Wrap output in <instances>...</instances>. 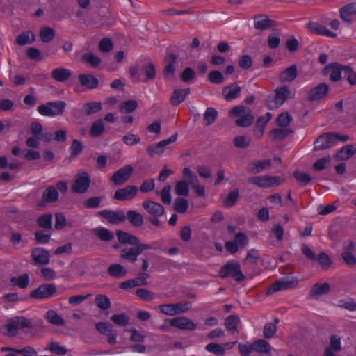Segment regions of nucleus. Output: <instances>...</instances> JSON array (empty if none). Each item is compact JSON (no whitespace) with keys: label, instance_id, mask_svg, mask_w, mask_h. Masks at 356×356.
<instances>
[{"label":"nucleus","instance_id":"b1692460","mask_svg":"<svg viewBox=\"0 0 356 356\" xmlns=\"http://www.w3.org/2000/svg\"><path fill=\"white\" fill-rule=\"evenodd\" d=\"M307 29L310 33L314 34L325 35L332 38H335L337 36L336 33L331 32L325 26L317 22H309L307 24Z\"/></svg>","mask_w":356,"mask_h":356},{"label":"nucleus","instance_id":"a19ab883","mask_svg":"<svg viewBox=\"0 0 356 356\" xmlns=\"http://www.w3.org/2000/svg\"><path fill=\"white\" fill-rule=\"evenodd\" d=\"M35 40V35L32 31H26L19 34L15 40L17 44L24 46L27 44H31Z\"/></svg>","mask_w":356,"mask_h":356},{"label":"nucleus","instance_id":"49530a36","mask_svg":"<svg viewBox=\"0 0 356 356\" xmlns=\"http://www.w3.org/2000/svg\"><path fill=\"white\" fill-rule=\"evenodd\" d=\"M10 283L14 286H17L20 289L27 288L29 284V276L27 273H24L18 277H13L10 279Z\"/></svg>","mask_w":356,"mask_h":356},{"label":"nucleus","instance_id":"58836bf2","mask_svg":"<svg viewBox=\"0 0 356 356\" xmlns=\"http://www.w3.org/2000/svg\"><path fill=\"white\" fill-rule=\"evenodd\" d=\"M108 273L113 277L120 278L127 274V270L121 264H113L108 268Z\"/></svg>","mask_w":356,"mask_h":356},{"label":"nucleus","instance_id":"864d4df0","mask_svg":"<svg viewBox=\"0 0 356 356\" xmlns=\"http://www.w3.org/2000/svg\"><path fill=\"white\" fill-rule=\"evenodd\" d=\"M138 107V102L136 100L130 99L122 102L119 108L124 113H130L134 112Z\"/></svg>","mask_w":356,"mask_h":356},{"label":"nucleus","instance_id":"3c124183","mask_svg":"<svg viewBox=\"0 0 356 356\" xmlns=\"http://www.w3.org/2000/svg\"><path fill=\"white\" fill-rule=\"evenodd\" d=\"M46 319L53 325H64L65 321L55 311L49 310L45 315Z\"/></svg>","mask_w":356,"mask_h":356},{"label":"nucleus","instance_id":"f03ea898","mask_svg":"<svg viewBox=\"0 0 356 356\" xmlns=\"http://www.w3.org/2000/svg\"><path fill=\"white\" fill-rule=\"evenodd\" d=\"M350 139L348 135L338 132H327L320 135L314 143V150L323 151L331 148L338 140L346 142Z\"/></svg>","mask_w":356,"mask_h":356},{"label":"nucleus","instance_id":"a211bd4d","mask_svg":"<svg viewBox=\"0 0 356 356\" xmlns=\"http://www.w3.org/2000/svg\"><path fill=\"white\" fill-rule=\"evenodd\" d=\"M138 188L135 186H126L115 191L113 198L118 201H127L134 198L138 193Z\"/></svg>","mask_w":356,"mask_h":356},{"label":"nucleus","instance_id":"37998d69","mask_svg":"<svg viewBox=\"0 0 356 356\" xmlns=\"http://www.w3.org/2000/svg\"><path fill=\"white\" fill-rule=\"evenodd\" d=\"M182 178L188 185L193 186V185L199 183L198 178L195 172H193L189 168L186 167L182 170Z\"/></svg>","mask_w":356,"mask_h":356},{"label":"nucleus","instance_id":"e433bc0d","mask_svg":"<svg viewBox=\"0 0 356 356\" xmlns=\"http://www.w3.org/2000/svg\"><path fill=\"white\" fill-rule=\"evenodd\" d=\"M58 191L54 186L47 187L42 193V201L44 203L55 202L58 200Z\"/></svg>","mask_w":356,"mask_h":356},{"label":"nucleus","instance_id":"de8ad7c7","mask_svg":"<svg viewBox=\"0 0 356 356\" xmlns=\"http://www.w3.org/2000/svg\"><path fill=\"white\" fill-rule=\"evenodd\" d=\"M94 234L103 241H111L114 236L111 232L104 227H97L93 230Z\"/></svg>","mask_w":356,"mask_h":356},{"label":"nucleus","instance_id":"ea45409f","mask_svg":"<svg viewBox=\"0 0 356 356\" xmlns=\"http://www.w3.org/2000/svg\"><path fill=\"white\" fill-rule=\"evenodd\" d=\"M252 348L254 351H256L259 353H270L271 350V346L270 343L265 341L264 339H259L254 341L252 343Z\"/></svg>","mask_w":356,"mask_h":356},{"label":"nucleus","instance_id":"20e7f679","mask_svg":"<svg viewBox=\"0 0 356 356\" xmlns=\"http://www.w3.org/2000/svg\"><path fill=\"white\" fill-rule=\"evenodd\" d=\"M219 275L222 278L232 277L237 282H241L245 279V276L241 271L240 264L236 260H231L222 266Z\"/></svg>","mask_w":356,"mask_h":356},{"label":"nucleus","instance_id":"2f4dec72","mask_svg":"<svg viewBox=\"0 0 356 356\" xmlns=\"http://www.w3.org/2000/svg\"><path fill=\"white\" fill-rule=\"evenodd\" d=\"M355 154H356V148L353 145H347L337 152L334 158L337 161L347 160Z\"/></svg>","mask_w":356,"mask_h":356},{"label":"nucleus","instance_id":"f704fd0d","mask_svg":"<svg viewBox=\"0 0 356 356\" xmlns=\"http://www.w3.org/2000/svg\"><path fill=\"white\" fill-rule=\"evenodd\" d=\"M343 65L339 63H333L326 66V70H330V79L332 81L336 82L341 79Z\"/></svg>","mask_w":356,"mask_h":356},{"label":"nucleus","instance_id":"bf43d9fd","mask_svg":"<svg viewBox=\"0 0 356 356\" xmlns=\"http://www.w3.org/2000/svg\"><path fill=\"white\" fill-rule=\"evenodd\" d=\"M55 36L54 30L50 27H44L40 29V37L42 42H51Z\"/></svg>","mask_w":356,"mask_h":356},{"label":"nucleus","instance_id":"423d86ee","mask_svg":"<svg viewBox=\"0 0 356 356\" xmlns=\"http://www.w3.org/2000/svg\"><path fill=\"white\" fill-rule=\"evenodd\" d=\"M66 107L64 101L49 102L38 106V112L44 116L60 115L63 113Z\"/></svg>","mask_w":356,"mask_h":356},{"label":"nucleus","instance_id":"052dcab7","mask_svg":"<svg viewBox=\"0 0 356 356\" xmlns=\"http://www.w3.org/2000/svg\"><path fill=\"white\" fill-rule=\"evenodd\" d=\"M343 73L351 86L356 85V71L349 65H343Z\"/></svg>","mask_w":356,"mask_h":356},{"label":"nucleus","instance_id":"0eeeda50","mask_svg":"<svg viewBox=\"0 0 356 356\" xmlns=\"http://www.w3.org/2000/svg\"><path fill=\"white\" fill-rule=\"evenodd\" d=\"M284 182L280 177L278 176H256L248 179V183L252 185H256L260 188H270L273 186H277Z\"/></svg>","mask_w":356,"mask_h":356},{"label":"nucleus","instance_id":"39448f33","mask_svg":"<svg viewBox=\"0 0 356 356\" xmlns=\"http://www.w3.org/2000/svg\"><path fill=\"white\" fill-rule=\"evenodd\" d=\"M4 327L7 330V334L10 337L17 335L19 329H31L33 325L29 319L24 316H15L11 318Z\"/></svg>","mask_w":356,"mask_h":356},{"label":"nucleus","instance_id":"2eb2a0df","mask_svg":"<svg viewBox=\"0 0 356 356\" xmlns=\"http://www.w3.org/2000/svg\"><path fill=\"white\" fill-rule=\"evenodd\" d=\"M291 92L286 86H282L275 90V96L273 97L274 105H268L270 108H277L282 106L288 99L291 98Z\"/></svg>","mask_w":356,"mask_h":356},{"label":"nucleus","instance_id":"5fc2aeb1","mask_svg":"<svg viewBox=\"0 0 356 356\" xmlns=\"http://www.w3.org/2000/svg\"><path fill=\"white\" fill-rule=\"evenodd\" d=\"M325 350H330L335 353L340 352L342 350L340 337L336 334L331 335L330 345Z\"/></svg>","mask_w":356,"mask_h":356},{"label":"nucleus","instance_id":"ddd939ff","mask_svg":"<svg viewBox=\"0 0 356 356\" xmlns=\"http://www.w3.org/2000/svg\"><path fill=\"white\" fill-rule=\"evenodd\" d=\"M177 137L178 134H175L168 139L163 140L156 145H149L147 147V154L150 157H153L155 154L161 155L165 151V147L168 145L175 142L177 139Z\"/></svg>","mask_w":356,"mask_h":356},{"label":"nucleus","instance_id":"774afa93","mask_svg":"<svg viewBox=\"0 0 356 356\" xmlns=\"http://www.w3.org/2000/svg\"><path fill=\"white\" fill-rule=\"evenodd\" d=\"M318 261L323 270L328 269L332 264L330 256L325 252H321L318 254Z\"/></svg>","mask_w":356,"mask_h":356},{"label":"nucleus","instance_id":"4be33fe9","mask_svg":"<svg viewBox=\"0 0 356 356\" xmlns=\"http://www.w3.org/2000/svg\"><path fill=\"white\" fill-rule=\"evenodd\" d=\"M143 207L151 216L160 217L165 213L164 207L154 201L147 200L143 202Z\"/></svg>","mask_w":356,"mask_h":356},{"label":"nucleus","instance_id":"680f3d73","mask_svg":"<svg viewBox=\"0 0 356 356\" xmlns=\"http://www.w3.org/2000/svg\"><path fill=\"white\" fill-rule=\"evenodd\" d=\"M259 259L260 257L257 254V250L254 249H252L247 252V255L243 261V264L245 265L253 266L254 265H257Z\"/></svg>","mask_w":356,"mask_h":356},{"label":"nucleus","instance_id":"4468645a","mask_svg":"<svg viewBox=\"0 0 356 356\" xmlns=\"http://www.w3.org/2000/svg\"><path fill=\"white\" fill-rule=\"evenodd\" d=\"M133 172V167L130 165H127L114 172L111 179L115 185H122L130 178Z\"/></svg>","mask_w":356,"mask_h":356},{"label":"nucleus","instance_id":"393cba45","mask_svg":"<svg viewBox=\"0 0 356 356\" xmlns=\"http://www.w3.org/2000/svg\"><path fill=\"white\" fill-rule=\"evenodd\" d=\"M241 88L236 83H232L222 88V95L226 101H232L240 96Z\"/></svg>","mask_w":356,"mask_h":356},{"label":"nucleus","instance_id":"13d9d810","mask_svg":"<svg viewBox=\"0 0 356 356\" xmlns=\"http://www.w3.org/2000/svg\"><path fill=\"white\" fill-rule=\"evenodd\" d=\"M205 349L207 351L217 356L225 355V347L220 343L213 342L209 343L206 346Z\"/></svg>","mask_w":356,"mask_h":356},{"label":"nucleus","instance_id":"c85d7f7f","mask_svg":"<svg viewBox=\"0 0 356 356\" xmlns=\"http://www.w3.org/2000/svg\"><path fill=\"white\" fill-rule=\"evenodd\" d=\"M190 93V88L175 89L170 98V102L172 106H178L184 102L186 97Z\"/></svg>","mask_w":356,"mask_h":356},{"label":"nucleus","instance_id":"e2e57ef3","mask_svg":"<svg viewBox=\"0 0 356 356\" xmlns=\"http://www.w3.org/2000/svg\"><path fill=\"white\" fill-rule=\"evenodd\" d=\"M293 176L300 186H305L312 180L309 174L301 172L298 170H295L293 173Z\"/></svg>","mask_w":356,"mask_h":356},{"label":"nucleus","instance_id":"09e8293b","mask_svg":"<svg viewBox=\"0 0 356 356\" xmlns=\"http://www.w3.org/2000/svg\"><path fill=\"white\" fill-rule=\"evenodd\" d=\"M95 305L102 310H107L111 307V302L106 295L98 294L95 298Z\"/></svg>","mask_w":356,"mask_h":356},{"label":"nucleus","instance_id":"79ce46f5","mask_svg":"<svg viewBox=\"0 0 356 356\" xmlns=\"http://www.w3.org/2000/svg\"><path fill=\"white\" fill-rule=\"evenodd\" d=\"M104 131L105 127L103 120L98 119L92 123L90 129V135L91 137L97 138L100 136Z\"/></svg>","mask_w":356,"mask_h":356},{"label":"nucleus","instance_id":"6e6552de","mask_svg":"<svg viewBox=\"0 0 356 356\" xmlns=\"http://www.w3.org/2000/svg\"><path fill=\"white\" fill-rule=\"evenodd\" d=\"M90 184L91 179L89 174L86 171L80 172L75 175L72 190L76 193L83 194L88 190Z\"/></svg>","mask_w":356,"mask_h":356},{"label":"nucleus","instance_id":"473e14b6","mask_svg":"<svg viewBox=\"0 0 356 356\" xmlns=\"http://www.w3.org/2000/svg\"><path fill=\"white\" fill-rule=\"evenodd\" d=\"M126 219L129 220L130 224L135 227H140L144 223L143 216L141 213L134 211L129 210L125 214Z\"/></svg>","mask_w":356,"mask_h":356},{"label":"nucleus","instance_id":"c756f323","mask_svg":"<svg viewBox=\"0 0 356 356\" xmlns=\"http://www.w3.org/2000/svg\"><path fill=\"white\" fill-rule=\"evenodd\" d=\"M102 108V105L100 102H90L84 103L79 112L83 115H90L100 111Z\"/></svg>","mask_w":356,"mask_h":356},{"label":"nucleus","instance_id":"338daca9","mask_svg":"<svg viewBox=\"0 0 356 356\" xmlns=\"http://www.w3.org/2000/svg\"><path fill=\"white\" fill-rule=\"evenodd\" d=\"M175 192L178 195L188 196L189 194L188 184L184 180L177 181L175 186Z\"/></svg>","mask_w":356,"mask_h":356},{"label":"nucleus","instance_id":"f8f14e48","mask_svg":"<svg viewBox=\"0 0 356 356\" xmlns=\"http://www.w3.org/2000/svg\"><path fill=\"white\" fill-rule=\"evenodd\" d=\"M298 284V280L296 277H292L291 280H280L268 289L266 295L270 296L277 291L293 289L296 287Z\"/></svg>","mask_w":356,"mask_h":356},{"label":"nucleus","instance_id":"6e6d98bb","mask_svg":"<svg viewBox=\"0 0 356 356\" xmlns=\"http://www.w3.org/2000/svg\"><path fill=\"white\" fill-rule=\"evenodd\" d=\"M81 60L90 64L93 67H98L102 63V59L92 53H86L81 57Z\"/></svg>","mask_w":356,"mask_h":356},{"label":"nucleus","instance_id":"c03bdc74","mask_svg":"<svg viewBox=\"0 0 356 356\" xmlns=\"http://www.w3.org/2000/svg\"><path fill=\"white\" fill-rule=\"evenodd\" d=\"M278 323L279 319L275 318L273 323H267L265 324L263 330L264 338L270 339L274 336L277 330V325Z\"/></svg>","mask_w":356,"mask_h":356},{"label":"nucleus","instance_id":"6ab92c4d","mask_svg":"<svg viewBox=\"0 0 356 356\" xmlns=\"http://www.w3.org/2000/svg\"><path fill=\"white\" fill-rule=\"evenodd\" d=\"M327 92L328 86L324 83H321L308 92L307 99L309 102L318 101L325 97Z\"/></svg>","mask_w":356,"mask_h":356},{"label":"nucleus","instance_id":"4d7b16f0","mask_svg":"<svg viewBox=\"0 0 356 356\" xmlns=\"http://www.w3.org/2000/svg\"><path fill=\"white\" fill-rule=\"evenodd\" d=\"M173 208L175 211L179 213H184L188 208V202L185 198H176L174 202Z\"/></svg>","mask_w":356,"mask_h":356},{"label":"nucleus","instance_id":"603ef678","mask_svg":"<svg viewBox=\"0 0 356 356\" xmlns=\"http://www.w3.org/2000/svg\"><path fill=\"white\" fill-rule=\"evenodd\" d=\"M292 120V116L288 112H285L277 116L276 124L280 127L287 129L286 127L290 125Z\"/></svg>","mask_w":356,"mask_h":356},{"label":"nucleus","instance_id":"0e129e2a","mask_svg":"<svg viewBox=\"0 0 356 356\" xmlns=\"http://www.w3.org/2000/svg\"><path fill=\"white\" fill-rule=\"evenodd\" d=\"M331 164L330 156L318 159L313 165V169L316 171H321L326 169Z\"/></svg>","mask_w":356,"mask_h":356},{"label":"nucleus","instance_id":"69168bd1","mask_svg":"<svg viewBox=\"0 0 356 356\" xmlns=\"http://www.w3.org/2000/svg\"><path fill=\"white\" fill-rule=\"evenodd\" d=\"M83 149V144L78 140H72L70 147V158H74L80 154Z\"/></svg>","mask_w":356,"mask_h":356},{"label":"nucleus","instance_id":"c9c22d12","mask_svg":"<svg viewBox=\"0 0 356 356\" xmlns=\"http://www.w3.org/2000/svg\"><path fill=\"white\" fill-rule=\"evenodd\" d=\"M270 165L271 161L270 159L258 161L250 163L248 168V171L252 174H257Z\"/></svg>","mask_w":356,"mask_h":356},{"label":"nucleus","instance_id":"4c0bfd02","mask_svg":"<svg viewBox=\"0 0 356 356\" xmlns=\"http://www.w3.org/2000/svg\"><path fill=\"white\" fill-rule=\"evenodd\" d=\"M240 318L238 315H230L225 319L224 325L228 332L238 333V325L240 323Z\"/></svg>","mask_w":356,"mask_h":356},{"label":"nucleus","instance_id":"72a5a7b5","mask_svg":"<svg viewBox=\"0 0 356 356\" xmlns=\"http://www.w3.org/2000/svg\"><path fill=\"white\" fill-rule=\"evenodd\" d=\"M72 76V72L67 68L58 67L52 70L51 77L58 82H65Z\"/></svg>","mask_w":356,"mask_h":356},{"label":"nucleus","instance_id":"dca6fc26","mask_svg":"<svg viewBox=\"0 0 356 356\" xmlns=\"http://www.w3.org/2000/svg\"><path fill=\"white\" fill-rule=\"evenodd\" d=\"M170 325L188 331H193L197 328V325L192 320L185 316H178L170 319Z\"/></svg>","mask_w":356,"mask_h":356},{"label":"nucleus","instance_id":"f3484780","mask_svg":"<svg viewBox=\"0 0 356 356\" xmlns=\"http://www.w3.org/2000/svg\"><path fill=\"white\" fill-rule=\"evenodd\" d=\"M99 214L107 221L113 225H117L120 222H124L126 216L122 210L111 211V210H102L99 211Z\"/></svg>","mask_w":356,"mask_h":356},{"label":"nucleus","instance_id":"a878e982","mask_svg":"<svg viewBox=\"0 0 356 356\" xmlns=\"http://www.w3.org/2000/svg\"><path fill=\"white\" fill-rule=\"evenodd\" d=\"M298 76L297 65L293 64L283 70L279 75V80L282 83L291 82Z\"/></svg>","mask_w":356,"mask_h":356},{"label":"nucleus","instance_id":"1a4fd4ad","mask_svg":"<svg viewBox=\"0 0 356 356\" xmlns=\"http://www.w3.org/2000/svg\"><path fill=\"white\" fill-rule=\"evenodd\" d=\"M56 286L54 284H42L30 293V298L40 300L53 297L56 293Z\"/></svg>","mask_w":356,"mask_h":356},{"label":"nucleus","instance_id":"f257e3e1","mask_svg":"<svg viewBox=\"0 0 356 356\" xmlns=\"http://www.w3.org/2000/svg\"><path fill=\"white\" fill-rule=\"evenodd\" d=\"M116 236L120 243L123 244H129L134 247H124L120 251V258L127 260L131 263H135L138 257L146 250L154 248L153 245L143 243L140 239L134 235L122 230L116 232Z\"/></svg>","mask_w":356,"mask_h":356},{"label":"nucleus","instance_id":"9d476101","mask_svg":"<svg viewBox=\"0 0 356 356\" xmlns=\"http://www.w3.org/2000/svg\"><path fill=\"white\" fill-rule=\"evenodd\" d=\"M90 23V24L95 25L99 28L111 26L114 24L115 18L112 15L111 9L105 8L103 10L99 11L97 19H91Z\"/></svg>","mask_w":356,"mask_h":356},{"label":"nucleus","instance_id":"a18cd8bd","mask_svg":"<svg viewBox=\"0 0 356 356\" xmlns=\"http://www.w3.org/2000/svg\"><path fill=\"white\" fill-rule=\"evenodd\" d=\"M37 225L46 230L52 229V215L51 213H46L40 216L37 219Z\"/></svg>","mask_w":356,"mask_h":356},{"label":"nucleus","instance_id":"cd10ccee","mask_svg":"<svg viewBox=\"0 0 356 356\" xmlns=\"http://www.w3.org/2000/svg\"><path fill=\"white\" fill-rule=\"evenodd\" d=\"M330 292V285L329 283L314 284L310 290V296L312 298L317 299L320 296L328 294Z\"/></svg>","mask_w":356,"mask_h":356},{"label":"nucleus","instance_id":"412c9836","mask_svg":"<svg viewBox=\"0 0 356 356\" xmlns=\"http://www.w3.org/2000/svg\"><path fill=\"white\" fill-rule=\"evenodd\" d=\"M254 24L257 30L264 31L275 27L277 23L266 15H259L254 17Z\"/></svg>","mask_w":356,"mask_h":356},{"label":"nucleus","instance_id":"5701e85b","mask_svg":"<svg viewBox=\"0 0 356 356\" xmlns=\"http://www.w3.org/2000/svg\"><path fill=\"white\" fill-rule=\"evenodd\" d=\"M177 57L173 53L168 54L164 58L165 66L163 69V74L165 77L172 78L175 74V65L177 63Z\"/></svg>","mask_w":356,"mask_h":356},{"label":"nucleus","instance_id":"9b49d317","mask_svg":"<svg viewBox=\"0 0 356 356\" xmlns=\"http://www.w3.org/2000/svg\"><path fill=\"white\" fill-rule=\"evenodd\" d=\"M191 302H186L185 303L161 305L159 308L162 313L169 316H174L188 312L191 309Z\"/></svg>","mask_w":356,"mask_h":356},{"label":"nucleus","instance_id":"7c9ffc66","mask_svg":"<svg viewBox=\"0 0 356 356\" xmlns=\"http://www.w3.org/2000/svg\"><path fill=\"white\" fill-rule=\"evenodd\" d=\"M293 133V131L292 129L280 127L270 130L269 135L273 141H282Z\"/></svg>","mask_w":356,"mask_h":356},{"label":"nucleus","instance_id":"aec40b11","mask_svg":"<svg viewBox=\"0 0 356 356\" xmlns=\"http://www.w3.org/2000/svg\"><path fill=\"white\" fill-rule=\"evenodd\" d=\"M31 257L35 264L47 265L50 261V254L42 248H35L31 251Z\"/></svg>","mask_w":356,"mask_h":356},{"label":"nucleus","instance_id":"bb28decb","mask_svg":"<svg viewBox=\"0 0 356 356\" xmlns=\"http://www.w3.org/2000/svg\"><path fill=\"white\" fill-rule=\"evenodd\" d=\"M78 80L82 86L88 89H94L99 86L98 79L91 74H81L78 76Z\"/></svg>","mask_w":356,"mask_h":356},{"label":"nucleus","instance_id":"7ed1b4c3","mask_svg":"<svg viewBox=\"0 0 356 356\" xmlns=\"http://www.w3.org/2000/svg\"><path fill=\"white\" fill-rule=\"evenodd\" d=\"M230 117H239L235 122L236 124L240 127H247L250 126L254 117L252 110L245 106H236L229 111Z\"/></svg>","mask_w":356,"mask_h":356},{"label":"nucleus","instance_id":"8fccbe9b","mask_svg":"<svg viewBox=\"0 0 356 356\" xmlns=\"http://www.w3.org/2000/svg\"><path fill=\"white\" fill-rule=\"evenodd\" d=\"M218 117V111L213 107H209L203 114L204 124L206 126L211 125Z\"/></svg>","mask_w":356,"mask_h":356}]
</instances>
